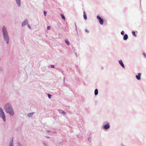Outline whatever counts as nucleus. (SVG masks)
Returning a JSON list of instances; mask_svg holds the SVG:
<instances>
[{
	"label": "nucleus",
	"mask_w": 146,
	"mask_h": 146,
	"mask_svg": "<svg viewBox=\"0 0 146 146\" xmlns=\"http://www.w3.org/2000/svg\"><path fill=\"white\" fill-rule=\"evenodd\" d=\"M4 109L5 112L10 116H13L14 115V109L10 103H6L4 106Z\"/></svg>",
	"instance_id": "obj_1"
},
{
	"label": "nucleus",
	"mask_w": 146,
	"mask_h": 146,
	"mask_svg": "<svg viewBox=\"0 0 146 146\" xmlns=\"http://www.w3.org/2000/svg\"><path fill=\"white\" fill-rule=\"evenodd\" d=\"M2 31L4 40L7 44H8L9 43V36L7 29L4 26L2 27Z\"/></svg>",
	"instance_id": "obj_2"
},
{
	"label": "nucleus",
	"mask_w": 146,
	"mask_h": 146,
	"mask_svg": "<svg viewBox=\"0 0 146 146\" xmlns=\"http://www.w3.org/2000/svg\"><path fill=\"white\" fill-rule=\"evenodd\" d=\"M0 117L2 119L4 122L6 121V117L3 109L0 107Z\"/></svg>",
	"instance_id": "obj_3"
},
{
	"label": "nucleus",
	"mask_w": 146,
	"mask_h": 146,
	"mask_svg": "<svg viewBox=\"0 0 146 146\" xmlns=\"http://www.w3.org/2000/svg\"><path fill=\"white\" fill-rule=\"evenodd\" d=\"M28 24V21L27 19H25L22 23V26H24Z\"/></svg>",
	"instance_id": "obj_4"
},
{
	"label": "nucleus",
	"mask_w": 146,
	"mask_h": 146,
	"mask_svg": "<svg viewBox=\"0 0 146 146\" xmlns=\"http://www.w3.org/2000/svg\"><path fill=\"white\" fill-rule=\"evenodd\" d=\"M110 127V125L109 123H107L105 125L103 126V128L107 130Z\"/></svg>",
	"instance_id": "obj_5"
},
{
	"label": "nucleus",
	"mask_w": 146,
	"mask_h": 146,
	"mask_svg": "<svg viewBox=\"0 0 146 146\" xmlns=\"http://www.w3.org/2000/svg\"><path fill=\"white\" fill-rule=\"evenodd\" d=\"M8 146H14L13 140V139H12L9 141Z\"/></svg>",
	"instance_id": "obj_6"
},
{
	"label": "nucleus",
	"mask_w": 146,
	"mask_h": 146,
	"mask_svg": "<svg viewBox=\"0 0 146 146\" xmlns=\"http://www.w3.org/2000/svg\"><path fill=\"white\" fill-rule=\"evenodd\" d=\"M16 3L18 7H20L21 6V0H15Z\"/></svg>",
	"instance_id": "obj_7"
},
{
	"label": "nucleus",
	"mask_w": 146,
	"mask_h": 146,
	"mask_svg": "<svg viewBox=\"0 0 146 146\" xmlns=\"http://www.w3.org/2000/svg\"><path fill=\"white\" fill-rule=\"evenodd\" d=\"M34 113H35L34 112H32L29 113L27 114V116L29 117H31L33 116V114Z\"/></svg>",
	"instance_id": "obj_8"
},
{
	"label": "nucleus",
	"mask_w": 146,
	"mask_h": 146,
	"mask_svg": "<svg viewBox=\"0 0 146 146\" xmlns=\"http://www.w3.org/2000/svg\"><path fill=\"white\" fill-rule=\"evenodd\" d=\"M119 62L123 68H125L124 65L122 61L121 60H119Z\"/></svg>",
	"instance_id": "obj_9"
},
{
	"label": "nucleus",
	"mask_w": 146,
	"mask_h": 146,
	"mask_svg": "<svg viewBox=\"0 0 146 146\" xmlns=\"http://www.w3.org/2000/svg\"><path fill=\"white\" fill-rule=\"evenodd\" d=\"M141 74L140 73H139L138 75L136 76V78L138 80H140L141 79Z\"/></svg>",
	"instance_id": "obj_10"
},
{
	"label": "nucleus",
	"mask_w": 146,
	"mask_h": 146,
	"mask_svg": "<svg viewBox=\"0 0 146 146\" xmlns=\"http://www.w3.org/2000/svg\"><path fill=\"white\" fill-rule=\"evenodd\" d=\"M128 38V35L127 34H125L124 35L123 38L124 40H126Z\"/></svg>",
	"instance_id": "obj_11"
},
{
	"label": "nucleus",
	"mask_w": 146,
	"mask_h": 146,
	"mask_svg": "<svg viewBox=\"0 0 146 146\" xmlns=\"http://www.w3.org/2000/svg\"><path fill=\"white\" fill-rule=\"evenodd\" d=\"M84 17L85 20H86L87 19L86 14L84 11Z\"/></svg>",
	"instance_id": "obj_12"
},
{
	"label": "nucleus",
	"mask_w": 146,
	"mask_h": 146,
	"mask_svg": "<svg viewBox=\"0 0 146 146\" xmlns=\"http://www.w3.org/2000/svg\"><path fill=\"white\" fill-rule=\"evenodd\" d=\"M98 94V90L97 89H96L95 90L94 94L95 95H97Z\"/></svg>",
	"instance_id": "obj_13"
},
{
	"label": "nucleus",
	"mask_w": 146,
	"mask_h": 146,
	"mask_svg": "<svg viewBox=\"0 0 146 146\" xmlns=\"http://www.w3.org/2000/svg\"><path fill=\"white\" fill-rule=\"evenodd\" d=\"M65 42L66 43V44L68 45H70V42H69V41H68V40L67 39L65 40Z\"/></svg>",
	"instance_id": "obj_14"
},
{
	"label": "nucleus",
	"mask_w": 146,
	"mask_h": 146,
	"mask_svg": "<svg viewBox=\"0 0 146 146\" xmlns=\"http://www.w3.org/2000/svg\"><path fill=\"white\" fill-rule=\"evenodd\" d=\"M97 18L98 19L99 22L100 23V17L99 16H97Z\"/></svg>",
	"instance_id": "obj_15"
},
{
	"label": "nucleus",
	"mask_w": 146,
	"mask_h": 146,
	"mask_svg": "<svg viewBox=\"0 0 146 146\" xmlns=\"http://www.w3.org/2000/svg\"><path fill=\"white\" fill-rule=\"evenodd\" d=\"M132 34L134 36H135V37L137 35L135 34V31H132Z\"/></svg>",
	"instance_id": "obj_16"
},
{
	"label": "nucleus",
	"mask_w": 146,
	"mask_h": 146,
	"mask_svg": "<svg viewBox=\"0 0 146 146\" xmlns=\"http://www.w3.org/2000/svg\"><path fill=\"white\" fill-rule=\"evenodd\" d=\"M61 17L64 20H65V17L63 14H62L61 15Z\"/></svg>",
	"instance_id": "obj_17"
},
{
	"label": "nucleus",
	"mask_w": 146,
	"mask_h": 146,
	"mask_svg": "<svg viewBox=\"0 0 146 146\" xmlns=\"http://www.w3.org/2000/svg\"><path fill=\"white\" fill-rule=\"evenodd\" d=\"M104 21L101 18V25H102L103 24Z\"/></svg>",
	"instance_id": "obj_18"
},
{
	"label": "nucleus",
	"mask_w": 146,
	"mask_h": 146,
	"mask_svg": "<svg viewBox=\"0 0 146 146\" xmlns=\"http://www.w3.org/2000/svg\"><path fill=\"white\" fill-rule=\"evenodd\" d=\"M43 13L45 16H46V15L47 13L45 11H44Z\"/></svg>",
	"instance_id": "obj_19"
},
{
	"label": "nucleus",
	"mask_w": 146,
	"mask_h": 146,
	"mask_svg": "<svg viewBox=\"0 0 146 146\" xmlns=\"http://www.w3.org/2000/svg\"><path fill=\"white\" fill-rule=\"evenodd\" d=\"M48 98H49L50 99L51 98V96H52V95H50V94H48Z\"/></svg>",
	"instance_id": "obj_20"
},
{
	"label": "nucleus",
	"mask_w": 146,
	"mask_h": 146,
	"mask_svg": "<svg viewBox=\"0 0 146 146\" xmlns=\"http://www.w3.org/2000/svg\"><path fill=\"white\" fill-rule=\"evenodd\" d=\"M27 27L29 29H31V27L29 24H28Z\"/></svg>",
	"instance_id": "obj_21"
},
{
	"label": "nucleus",
	"mask_w": 146,
	"mask_h": 146,
	"mask_svg": "<svg viewBox=\"0 0 146 146\" xmlns=\"http://www.w3.org/2000/svg\"><path fill=\"white\" fill-rule=\"evenodd\" d=\"M17 146H22V145H21V144L19 143H18Z\"/></svg>",
	"instance_id": "obj_22"
},
{
	"label": "nucleus",
	"mask_w": 146,
	"mask_h": 146,
	"mask_svg": "<svg viewBox=\"0 0 146 146\" xmlns=\"http://www.w3.org/2000/svg\"><path fill=\"white\" fill-rule=\"evenodd\" d=\"M50 27L49 26H48L47 28V30H49L50 29Z\"/></svg>",
	"instance_id": "obj_23"
},
{
	"label": "nucleus",
	"mask_w": 146,
	"mask_h": 146,
	"mask_svg": "<svg viewBox=\"0 0 146 146\" xmlns=\"http://www.w3.org/2000/svg\"><path fill=\"white\" fill-rule=\"evenodd\" d=\"M88 140L89 142H91V138L90 137L88 138Z\"/></svg>",
	"instance_id": "obj_24"
},
{
	"label": "nucleus",
	"mask_w": 146,
	"mask_h": 146,
	"mask_svg": "<svg viewBox=\"0 0 146 146\" xmlns=\"http://www.w3.org/2000/svg\"><path fill=\"white\" fill-rule=\"evenodd\" d=\"M121 34L122 35H124V32L123 31H122L121 32Z\"/></svg>",
	"instance_id": "obj_25"
},
{
	"label": "nucleus",
	"mask_w": 146,
	"mask_h": 146,
	"mask_svg": "<svg viewBox=\"0 0 146 146\" xmlns=\"http://www.w3.org/2000/svg\"><path fill=\"white\" fill-rule=\"evenodd\" d=\"M50 67H51V68H54V65H51V66H50Z\"/></svg>",
	"instance_id": "obj_26"
},
{
	"label": "nucleus",
	"mask_w": 146,
	"mask_h": 146,
	"mask_svg": "<svg viewBox=\"0 0 146 146\" xmlns=\"http://www.w3.org/2000/svg\"><path fill=\"white\" fill-rule=\"evenodd\" d=\"M62 113L63 114V115H65L66 114V113L65 112V111H62Z\"/></svg>",
	"instance_id": "obj_27"
},
{
	"label": "nucleus",
	"mask_w": 146,
	"mask_h": 146,
	"mask_svg": "<svg viewBox=\"0 0 146 146\" xmlns=\"http://www.w3.org/2000/svg\"><path fill=\"white\" fill-rule=\"evenodd\" d=\"M43 144L44 145H45V146H46V143L44 142H43Z\"/></svg>",
	"instance_id": "obj_28"
},
{
	"label": "nucleus",
	"mask_w": 146,
	"mask_h": 146,
	"mask_svg": "<svg viewBox=\"0 0 146 146\" xmlns=\"http://www.w3.org/2000/svg\"><path fill=\"white\" fill-rule=\"evenodd\" d=\"M143 55H144L145 56V57H146V55H145V53H143Z\"/></svg>",
	"instance_id": "obj_29"
},
{
	"label": "nucleus",
	"mask_w": 146,
	"mask_h": 146,
	"mask_svg": "<svg viewBox=\"0 0 146 146\" xmlns=\"http://www.w3.org/2000/svg\"><path fill=\"white\" fill-rule=\"evenodd\" d=\"M85 31H86L88 33L89 32V31L87 29H86L85 30Z\"/></svg>",
	"instance_id": "obj_30"
},
{
	"label": "nucleus",
	"mask_w": 146,
	"mask_h": 146,
	"mask_svg": "<svg viewBox=\"0 0 146 146\" xmlns=\"http://www.w3.org/2000/svg\"><path fill=\"white\" fill-rule=\"evenodd\" d=\"M46 132L48 133L51 132L50 131H46Z\"/></svg>",
	"instance_id": "obj_31"
},
{
	"label": "nucleus",
	"mask_w": 146,
	"mask_h": 146,
	"mask_svg": "<svg viewBox=\"0 0 146 146\" xmlns=\"http://www.w3.org/2000/svg\"><path fill=\"white\" fill-rule=\"evenodd\" d=\"M120 146H124V145H123V144H121V145Z\"/></svg>",
	"instance_id": "obj_32"
},
{
	"label": "nucleus",
	"mask_w": 146,
	"mask_h": 146,
	"mask_svg": "<svg viewBox=\"0 0 146 146\" xmlns=\"http://www.w3.org/2000/svg\"><path fill=\"white\" fill-rule=\"evenodd\" d=\"M75 25H76V30H77V28H76V24H75Z\"/></svg>",
	"instance_id": "obj_33"
},
{
	"label": "nucleus",
	"mask_w": 146,
	"mask_h": 146,
	"mask_svg": "<svg viewBox=\"0 0 146 146\" xmlns=\"http://www.w3.org/2000/svg\"><path fill=\"white\" fill-rule=\"evenodd\" d=\"M46 137V138H50V137Z\"/></svg>",
	"instance_id": "obj_34"
}]
</instances>
